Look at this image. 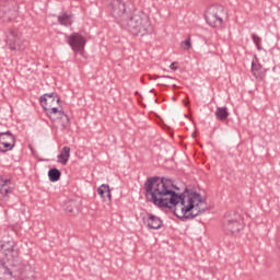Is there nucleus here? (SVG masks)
<instances>
[{
  "instance_id": "4",
  "label": "nucleus",
  "mask_w": 280,
  "mask_h": 280,
  "mask_svg": "<svg viewBox=\"0 0 280 280\" xmlns=\"http://www.w3.org/2000/svg\"><path fill=\"white\" fill-rule=\"evenodd\" d=\"M207 211V201L202 199V196L196 191L190 192L188 197V203L186 208V221L194 220L198 215H202Z\"/></svg>"
},
{
  "instance_id": "10",
  "label": "nucleus",
  "mask_w": 280,
  "mask_h": 280,
  "mask_svg": "<svg viewBox=\"0 0 280 280\" xmlns=\"http://www.w3.org/2000/svg\"><path fill=\"white\" fill-rule=\"evenodd\" d=\"M14 145H16V137H14V135H12L10 131L0 132V152L2 154L13 150Z\"/></svg>"
},
{
  "instance_id": "12",
  "label": "nucleus",
  "mask_w": 280,
  "mask_h": 280,
  "mask_svg": "<svg viewBox=\"0 0 280 280\" xmlns=\"http://www.w3.org/2000/svg\"><path fill=\"white\" fill-rule=\"evenodd\" d=\"M39 102L43 108H47V106H52L55 102L60 104V97L56 93H47L40 96Z\"/></svg>"
},
{
  "instance_id": "19",
  "label": "nucleus",
  "mask_w": 280,
  "mask_h": 280,
  "mask_svg": "<svg viewBox=\"0 0 280 280\" xmlns=\"http://www.w3.org/2000/svg\"><path fill=\"white\" fill-rule=\"evenodd\" d=\"M252 73L256 80H266V72L261 70L260 63H255V61L252 62Z\"/></svg>"
},
{
  "instance_id": "14",
  "label": "nucleus",
  "mask_w": 280,
  "mask_h": 280,
  "mask_svg": "<svg viewBox=\"0 0 280 280\" xmlns=\"http://www.w3.org/2000/svg\"><path fill=\"white\" fill-rule=\"evenodd\" d=\"M145 224L148 229H151L153 231H159V229L163 228V221L161 220V218L152 213H148V219L145 221Z\"/></svg>"
},
{
  "instance_id": "13",
  "label": "nucleus",
  "mask_w": 280,
  "mask_h": 280,
  "mask_svg": "<svg viewBox=\"0 0 280 280\" xmlns=\"http://www.w3.org/2000/svg\"><path fill=\"white\" fill-rule=\"evenodd\" d=\"M44 110L46 112V115H48L49 119H56V117H60V119H66V121H69V116L65 114V112L59 110L58 107H55L54 105L44 107Z\"/></svg>"
},
{
  "instance_id": "18",
  "label": "nucleus",
  "mask_w": 280,
  "mask_h": 280,
  "mask_svg": "<svg viewBox=\"0 0 280 280\" xmlns=\"http://www.w3.org/2000/svg\"><path fill=\"white\" fill-rule=\"evenodd\" d=\"M73 16L67 12H62L57 16V21L59 25H63V27H71L73 25Z\"/></svg>"
},
{
  "instance_id": "9",
  "label": "nucleus",
  "mask_w": 280,
  "mask_h": 280,
  "mask_svg": "<svg viewBox=\"0 0 280 280\" xmlns=\"http://www.w3.org/2000/svg\"><path fill=\"white\" fill-rule=\"evenodd\" d=\"M68 45L74 54H81L86 46V38L80 33H72L68 36Z\"/></svg>"
},
{
  "instance_id": "25",
  "label": "nucleus",
  "mask_w": 280,
  "mask_h": 280,
  "mask_svg": "<svg viewBox=\"0 0 280 280\" xmlns=\"http://www.w3.org/2000/svg\"><path fill=\"white\" fill-rule=\"evenodd\" d=\"M159 78H166V79H170V80H174V78H172L170 75H154L153 80H159Z\"/></svg>"
},
{
  "instance_id": "20",
  "label": "nucleus",
  "mask_w": 280,
  "mask_h": 280,
  "mask_svg": "<svg viewBox=\"0 0 280 280\" xmlns=\"http://www.w3.org/2000/svg\"><path fill=\"white\" fill-rule=\"evenodd\" d=\"M70 156H71V148L63 147L57 156L58 163H60L61 165H67V163H69Z\"/></svg>"
},
{
  "instance_id": "5",
  "label": "nucleus",
  "mask_w": 280,
  "mask_h": 280,
  "mask_svg": "<svg viewBox=\"0 0 280 280\" xmlns=\"http://www.w3.org/2000/svg\"><path fill=\"white\" fill-rule=\"evenodd\" d=\"M222 229L226 235H235L244 229V220L242 214L232 211L228 212L222 221Z\"/></svg>"
},
{
  "instance_id": "27",
  "label": "nucleus",
  "mask_w": 280,
  "mask_h": 280,
  "mask_svg": "<svg viewBox=\"0 0 280 280\" xmlns=\"http://www.w3.org/2000/svg\"><path fill=\"white\" fill-rule=\"evenodd\" d=\"M161 85H162V86H167V84H166V83H161Z\"/></svg>"
},
{
  "instance_id": "16",
  "label": "nucleus",
  "mask_w": 280,
  "mask_h": 280,
  "mask_svg": "<svg viewBox=\"0 0 280 280\" xmlns=\"http://www.w3.org/2000/svg\"><path fill=\"white\" fill-rule=\"evenodd\" d=\"M82 207V201L69 200L66 203V211L72 215H78L80 213V208Z\"/></svg>"
},
{
  "instance_id": "21",
  "label": "nucleus",
  "mask_w": 280,
  "mask_h": 280,
  "mask_svg": "<svg viewBox=\"0 0 280 280\" xmlns=\"http://www.w3.org/2000/svg\"><path fill=\"white\" fill-rule=\"evenodd\" d=\"M214 115L219 121H226L229 119V108L217 107Z\"/></svg>"
},
{
  "instance_id": "22",
  "label": "nucleus",
  "mask_w": 280,
  "mask_h": 280,
  "mask_svg": "<svg viewBox=\"0 0 280 280\" xmlns=\"http://www.w3.org/2000/svg\"><path fill=\"white\" fill-rule=\"evenodd\" d=\"M60 176H62V172L58 168H50L48 171V178L50 183H58V180H60Z\"/></svg>"
},
{
  "instance_id": "7",
  "label": "nucleus",
  "mask_w": 280,
  "mask_h": 280,
  "mask_svg": "<svg viewBox=\"0 0 280 280\" xmlns=\"http://www.w3.org/2000/svg\"><path fill=\"white\" fill-rule=\"evenodd\" d=\"M19 16V4L14 0L0 1V19L10 23L13 19Z\"/></svg>"
},
{
  "instance_id": "15",
  "label": "nucleus",
  "mask_w": 280,
  "mask_h": 280,
  "mask_svg": "<svg viewBox=\"0 0 280 280\" xmlns=\"http://www.w3.org/2000/svg\"><path fill=\"white\" fill-rule=\"evenodd\" d=\"M97 194L106 202H110L113 195L110 194V186L108 184H103L97 188Z\"/></svg>"
},
{
  "instance_id": "11",
  "label": "nucleus",
  "mask_w": 280,
  "mask_h": 280,
  "mask_svg": "<svg viewBox=\"0 0 280 280\" xmlns=\"http://www.w3.org/2000/svg\"><path fill=\"white\" fill-rule=\"evenodd\" d=\"M7 44L12 51H25V42L19 38V34L14 30L9 31Z\"/></svg>"
},
{
  "instance_id": "6",
  "label": "nucleus",
  "mask_w": 280,
  "mask_h": 280,
  "mask_svg": "<svg viewBox=\"0 0 280 280\" xmlns=\"http://www.w3.org/2000/svg\"><path fill=\"white\" fill-rule=\"evenodd\" d=\"M222 14H224V7H209L205 13L206 22L208 23V25H210V27H222V23H224Z\"/></svg>"
},
{
  "instance_id": "3",
  "label": "nucleus",
  "mask_w": 280,
  "mask_h": 280,
  "mask_svg": "<svg viewBox=\"0 0 280 280\" xmlns=\"http://www.w3.org/2000/svg\"><path fill=\"white\" fill-rule=\"evenodd\" d=\"M8 261L0 260V280L16 279L23 272V265L19 261V249L11 246L4 249Z\"/></svg>"
},
{
  "instance_id": "24",
  "label": "nucleus",
  "mask_w": 280,
  "mask_h": 280,
  "mask_svg": "<svg viewBox=\"0 0 280 280\" xmlns=\"http://www.w3.org/2000/svg\"><path fill=\"white\" fill-rule=\"evenodd\" d=\"M182 45H185L184 46V49H190L191 48V39L190 38H188V39H186L185 42H182Z\"/></svg>"
},
{
  "instance_id": "23",
  "label": "nucleus",
  "mask_w": 280,
  "mask_h": 280,
  "mask_svg": "<svg viewBox=\"0 0 280 280\" xmlns=\"http://www.w3.org/2000/svg\"><path fill=\"white\" fill-rule=\"evenodd\" d=\"M252 40L255 44L258 51H261V37H259L257 34H252Z\"/></svg>"
},
{
  "instance_id": "26",
  "label": "nucleus",
  "mask_w": 280,
  "mask_h": 280,
  "mask_svg": "<svg viewBox=\"0 0 280 280\" xmlns=\"http://www.w3.org/2000/svg\"><path fill=\"white\" fill-rule=\"evenodd\" d=\"M175 65H176L175 62L171 63L170 69H172L173 71H176L178 68L174 67Z\"/></svg>"
},
{
  "instance_id": "2",
  "label": "nucleus",
  "mask_w": 280,
  "mask_h": 280,
  "mask_svg": "<svg viewBox=\"0 0 280 280\" xmlns=\"http://www.w3.org/2000/svg\"><path fill=\"white\" fill-rule=\"evenodd\" d=\"M120 27L135 36H148L154 31L150 18L144 12H136L130 18L120 20Z\"/></svg>"
},
{
  "instance_id": "8",
  "label": "nucleus",
  "mask_w": 280,
  "mask_h": 280,
  "mask_svg": "<svg viewBox=\"0 0 280 280\" xmlns=\"http://www.w3.org/2000/svg\"><path fill=\"white\" fill-rule=\"evenodd\" d=\"M107 10L114 19H121L124 21L128 16L126 14V3L122 0H109Z\"/></svg>"
},
{
  "instance_id": "17",
  "label": "nucleus",
  "mask_w": 280,
  "mask_h": 280,
  "mask_svg": "<svg viewBox=\"0 0 280 280\" xmlns=\"http://www.w3.org/2000/svg\"><path fill=\"white\" fill-rule=\"evenodd\" d=\"M11 179L0 178V198L8 197V194H12V187H10Z\"/></svg>"
},
{
  "instance_id": "1",
  "label": "nucleus",
  "mask_w": 280,
  "mask_h": 280,
  "mask_svg": "<svg viewBox=\"0 0 280 280\" xmlns=\"http://www.w3.org/2000/svg\"><path fill=\"white\" fill-rule=\"evenodd\" d=\"M174 189L178 191L180 188L174 185L172 179L165 177H149L144 183L145 198L149 202L159 209H172L174 215L185 222L192 190L185 188L182 194H177Z\"/></svg>"
}]
</instances>
